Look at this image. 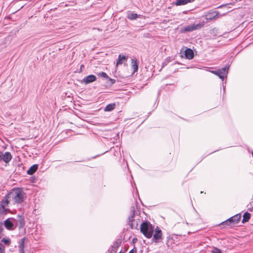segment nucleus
I'll use <instances>...</instances> for the list:
<instances>
[{
  "mask_svg": "<svg viewBox=\"0 0 253 253\" xmlns=\"http://www.w3.org/2000/svg\"><path fill=\"white\" fill-rule=\"evenodd\" d=\"M121 243L122 241L121 240L118 239L116 240L115 243L113 244V245H112L111 247V249L110 251L111 253H116L117 251V249L121 245Z\"/></svg>",
  "mask_w": 253,
  "mask_h": 253,
  "instance_id": "obj_12",
  "label": "nucleus"
},
{
  "mask_svg": "<svg viewBox=\"0 0 253 253\" xmlns=\"http://www.w3.org/2000/svg\"><path fill=\"white\" fill-rule=\"evenodd\" d=\"M0 253H4V247L1 244H0Z\"/></svg>",
  "mask_w": 253,
  "mask_h": 253,
  "instance_id": "obj_26",
  "label": "nucleus"
},
{
  "mask_svg": "<svg viewBox=\"0 0 253 253\" xmlns=\"http://www.w3.org/2000/svg\"><path fill=\"white\" fill-rule=\"evenodd\" d=\"M167 246H168V247H169V246H169V242H168L167 243Z\"/></svg>",
  "mask_w": 253,
  "mask_h": 253,
  "instance_id": "obj_31",
  "label": "nucleus"
},
{
  "mask_svg": "<svg viewBox=\"0 0 253 253\" xmlns=\"http://www.w3.org/2000/svg\"><path fill=\"white\" fill-rule=\"evenodd\" d=\"M38 165H34L31 167L30 169L27 170V173L29 175L34 174L38 169Z\"/></svg>",
  "mask_w": 253,
  "mask_h": 253,
  "instance_id": "obj_19",
  "label": "nucleus"
},
{
  "mask_svg": "<svg viewBox=\"0 0 253 253\" xmlns=\"http://www.w3.org/2000/svg\"><path fill=\"white\" fill-rule=\"evenodd\" d=\"M109 81H111V84H114L115 82V80H114V79H110L109 78Z\"/></svg>",
  "mask_w": 253,
  "mask_h": 253,
  "instance_id": "obj_30",
  "label": "nucleus"
},
{
  "mask_svg": "<svg viewBox=\"0 0 253 253\" xmlns=\"http://www.w3.org/2000/svg\"><path fill=\"white\" fill-rule=\"evenodd\" d=\"M98 76H99V77H101L102 78H106V79H108L109 78V77L107 75V74L106 73H105V72H103L99 73L98 74Z\"/></svg>",
  "mask_w": 253,
  "mask_h": 253,
  "instance_id": "obj_24",
  "label": "nucleus"
},
{
  "mask_svg": "<svg viewBox=\"0 0 253 253\" xmlns=\"http://www.w3.org/2000/svg\"><path fill=\"white\" fill-rule=\"evenodd\" d=\"M96 80V77L95 76L93 75H90L87 76L84 78L83 79L82 82L84 83L85 84H88L89 83H92Z\"/></svg>",
  "mask_w": 253,
  "mask_h": 253,
  "instance_id": "obj_9",
  "label": "nucleus"
},
{
  "mask_svg": "<svg viewBox=\"0 0 253 253\" xmlns=\"http://www.w3.org/2000/svg\"><path fill=\"white\" fill-rule=\"evenodd\" d=\"M4 225L5 227L7 229H11L13 226V223L9 220V219H7L4 221Z\"/></svg>",
  "mask_w": 253,
  "mask_h": 253,
  "instance_id": "obj_21",
  "label": "nucleus"
},
{
  "mask_svg": "<svg viewBox=\"0 0 253 253\" xmlns=\"http://www.w3.org/2000/svg\"><path fill=\"white\" fill-rule=\"evenodd\" d=\"M185 57L188 59H191L194 57V52L193 50L190 48H187L185 51Z\"/></svg>",
  "mask_w": 253,
  "mask_h": 253,
  "instance_id": "obj_15",
  "label": "nucleus"
},
{
  "mask_svg": "<svg viewBox=\"0 0 253 253\" xmlns=\"http://www.w3.org/2000/svg\"><path fill=\"white\" fill-rule=\"evenodd\" d=\"M211 253H222L219 249H218V248H214L212 250Z\"/></svg>",
  "mask_w": 253,
  "mask_h": 253,
  "instance_id": "obj_25",
  "label": "nucleus"
},
{
  "mask_svg": "<svg viewBox=\"0 0 253 253\" xmlns=\"http://www.w3.org/2000/svg\"><path fill=\"white\" fill-rule=\"evenodd\" d=\"M135 215V209L134 207H131L130 215L128 217V224L133 228L132 222L134 221V217Z\"/></svg>",
  "mask_w": 253,
  "mask_h": 253,
  "instance_id": "obj_11",
  "label": "nucleus"
},
{
  "mask_svg": "<svg viewBox=\"0 0 253 253\" xmlns=\"http://www.w3.org/2000/svg\"><path fill=\"white\" fill-rule=\"evenodd\" d=\"M129 253H136V248H134L133 249L129 251Z\"/></svg>",
  "mask_w": 253,
  "mask_h": 253,
  "instance_id": "obj_28",
  "label": "nucleus"
},
{
  "mask_svg": "<svg viewBox=\"0 0 253 253\" xmlns=\"http://www.w3.org/2000/svg\"><path fill=\"white\" fill-rule=\"evenodd\" d=\"M116 106V104L113 103L107 105L104 109V111L110 112L113 110Z\"/></svg>",
  "mask_w": 253,
  "mask_h": 253,
  "instance_id": "obj_20",
  "label": "nucleus"
},
{
  "mask_svg": "<svg viewBox=\"0 0 253 253\" xmlns=\"http://www.w3.org/2000/svg\"><path fill=\"white\" fill-rule=\"evenodd\" d=\"M131 68L133 70V73L136 72L138 68L137 60L136 59H131Z\"/></svg>",
  "mask_w": 253,
  "mask_h": 253,
  "instance_id": "obj_16",
  "label": "nucleus"
},
{
  "mask_svg": "<svg viewBox=\"0 0 253 253\" xmlns=\"http://www.w3.org/2000/svg\"><path fill=\"white\" fill-rule=\"evenodd\" d=\"M3 156V152L0 151V160L2 161V156Z\"/></svg>",
  "mask_w": 253,
  "mask_h": 253,
  "instance_id": "obj_29",
  "label": "nucleus"
},
{
  "mask_svg": "<svg viewBox=\"0 0 253 253\" xmlns=\"http://www.w3.org/2000/svg\"><path fill=\"white\" fill-rule=\"evenodd\" d=\"M228 68V67L226 66L217 70L212 71L211 72L217 75L220 79L223 80L224 77L227 74Z\"/></svg>",
  "mask_w": 253,
  "mask_h": 253,
  "instance_id": "obj_6",
  "label": "nucleus"
},
{
  "mask_svg": "<svg viewBox=\"0 0 253 253\" xmlns=\"http://www.w3.org/2000/svg\"><path fill=\"white\" fill-rule=\"evenodd\" d=\"M251 217V214L250 213L246 212H245L243 215V218L242 219V223H245L249 221V220L250 219Z\"/></svg>",
  "mask_w": 253,
  "mask_h": 253,
  "instance_id": "obj_22",
  "label": "nucleus"
},
{
  "mask_svg": "<svg viewBox=\"0 0 253 253\" xmlns=\"http://www.w3.org/2000/svg\"><path fill=\"white\" fill-rule=\"evenodd\" d=\"M17 226L18 227L19 229L22 228L25 224L24 218L20 215L17 216V220L16 223Z\"/></svg>",
  "mask_w": 253,
  "mask_h": 253,
  "instance_id": "obj_10",
  "label": "nucleus"
},
{
  "mask_svg": "<svg viewBox=\"0 0 253 253\" xmlns=\"http://www.w3.org/2000/svg\"><path fill=\"white\" fill-rule=\"evenodd\" d=\"M154 231L155 232L152 241L156 243H158L162 240L163 233L162 230L158 227L155 228Z\"/></svg>",
  "mask_w": 253,
  "mask_h": 253,
  "instance_id": "obj_7",
  "label": "nucleus"
},
{
  "mask_svg": "<svg viewBox=\"0 0 253 253\" xmlns=\"http://www.w3.org/2000/svg\"><path fill=\"white\" fill-rule=\"evenodd\" d=\"M12 159V156L10 153L6 152L3 154L2 156V161L6 163H9Z\"/></svg>",
  "mask_w": 253,
  "mask_h": 253,
  "instance_id": "obj_14",
  "label": "nucleus"
},
{
  "mask_svg": "<svg viewBox=\"0 0 253 253\" xmlns=\"http://www.w3.org/2000/svg\"><path fill=\"white\" fill-rule=\"evenodd\" d=\"M195 0H176L175 4L176 6L185 5L189 2H193Z\"/></svg>",
  "mask_w": 253,
  "mask_h": 253,
  "instance_id": "obj_17",
  "label": "nucleus"
},
{
  "mask_svg": "<svg viewBox=\"0 0 253 253\" xmlns=\"http://www.w3.org/2000/svg\"><path fill=\"white\" fill-rule=\"evenodd\" d=\"M7 194L13 205L21 203L26 197V194L20 188L12 189Z\"/></svg>",
  "mask_w": 253,
  "mask_h": 253,
  "instance_id": "obj_1",
  "label": "nucleus"
},
{
  "mask_svg": "<svg viewBox=\"0 0 253 253\" xmlns=\"http://www.w3.org/2000/svg\"><path fill=\"white\" fill-rule=\"evenodd\" d=\"M219 14V12L217 11L211 10L207 12L205 15V18L207 21H211L215 19Z\"/></svg>",
  "mask_w": 253,
  "mask_h": 253,
  "instance_id": "obj_8",
  "label": "nucleus"
},
{
  "mask_svg": "<svg viewBox=\"0 0 253 253\" xmlns=\"http://www.w3.org/2000/svg\"><path fill=\"white\" fill-rule=\"evenodd\" d=\"M127 17L130 20H135L138 17V15L136 13L131 12L127 14Z\"/></svg>",
  "mask_w": 253,
  "mask_h": 253,
  "instance_id": "obj_23",
  "label": "nucleus"
},
{
  "mask_svg": "<svg viewBox=\"0 0 253 253\" xmlns=\"http://www.w3.org/2000/svg\"><path fill=\"white\" fill-rule=\"evenodd\" d=\"M9 205H13L10 200H9L8 194L6 195L1 200L0 203V210L3 213H5L9 211L7 208Z\"/></svg>",
  "mask_w": 253,
  "mask_h": 253,
  "instance_id": "obj_3",
  "label": "nucleus"
},
{
  "mask_svg": "<svg viewBox=\"0 0 253 253\" xmlns=\"http://www.w3.org/2000/svg\"><path fill=\"white\" fill-rule=\"evenodd\" d=\"M2 242H4L5 244H7V245H9L10 243V241L9 240L5 239H3L2 240Z\"/></svg>",
  "mask_w": 253,
  "mask_h": 253,
  "instance_id": "obj_27",
  "label": "nucleus"
},
{
  "mask_svg": "<svg viewBox=\"0 0 253 253\" xmlns=\"http://www.w3.org/2000/svg\"><path fill=\"white\" fill-rule=\"evenodd\" d=\"M119 253H122V252H120Z\"/></svg>",
  "mask_w": 253,
  "mask_h": 253,
  "instance_id": "obj_33",
  "label": "nucleus"
},
{
  "mask_svg": "<svg viewBox=\"0 0 253 253\" xmlns=\"http://www.w3.org/2000/svg\"><path fill=\"white\" fill-rule=\"evenodd\" d=\"M27 240L25 237L22 238L21 239V240L19 242V250L20 253H25L24 248V244L25 242V241Z\"/></svg>",
  "mask_w": 253,
  "mask_h": 253,
  "instance_id": "obj_13",
  "label": "nucleus"
},
{
  "mask_svg": "<svg viewBox=\"0 0 253 253\" xmlns=\"http://www.w3.org/2000/svg\"><path fill=\"white\" fill-rule=\"evenodd\" d=\"M241 215L240 214H237L231 217L226 221L223 222L222 224L225 225H230L232 224H235L238 223L240 220Z\"/></svg>",
  "mask_w": 253,
  "mask_h": 253,
  "instance_id": "obj_5",
  "label": "nucleus"
},
{
  "mask_svg": "<svg viewBox=\"0 0 253 253\" xmlns=\"http://www.w3.org/2000/svg\"><path fill=\"white\" fill-rule=\"evenodd\" d=\"M127 61V59L125 55H122L120 54L118 56V59L117 61L116 66H118L119 65H121L123 63L124 61L126 62Z\"/></svg>",
  "mask_w": 253,
  "mask_h": 253,
  "instance_id": "obj_18",
  "label": "nucleus"
},
{
  "mask_svg": "<svg viewBox=\"0 0 253 253\" xmlns=\"http://www.w3.org/2000/svg\"><path fill=\"white\" fill-rule=\"evenodd\" d=\"M252 155H253V152H252Z\"/></svg>",
  "mask_w": 253,
  "mask_h": 253,
  "instance_id": "obj_32",
  "label": "nucleus"
},
{
  "mask_svg": "<svg viewBox=\"0 0 253 253\" xmlns=\"http://www.w3.org/2000/svg\"><path fill=\"white\" fill-rule=\"evenodd\" d=\"M202 27V24L201 23L187 25L182 27L180 31L181 33L190 32L200 29Z\"/></svg>",
  "mask_w": 253,
  "mask_h": 253,
  "instance_id": "obj_4",
  "label": "nucleus"
},
{
  "mask_svg": "<svg viewBox=\"0 0 253 253\" xmlns=\"http://www.w3.org/2000/svg\"><path fill=\"white\" fill-rule=\"evenodd\" d=\"M154 230V227L148 222H143L140 225L141 232L147 238L152 237Z\"/></svg>",
  "mask_w": 253,
  "mask_h": 253,
  "instance_id": "obj_2",
  "label": "nucleus"
}]
</instances>
